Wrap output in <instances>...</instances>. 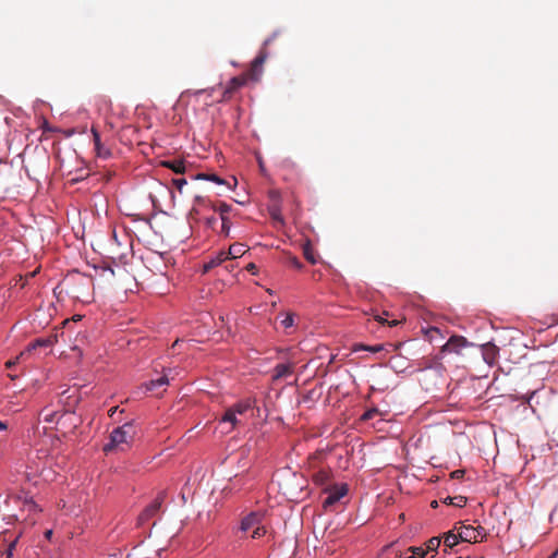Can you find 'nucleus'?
I'll use <instances>...</instances> for the list:
<instances>
[{"label":"nucleus","mask_w":558,"mask_h":558,"mask_svg":"<svg viewBox=\"0 0 558 558\" xmlns=\"http://www.w3.org/2000/svg\"><path fill=\"white\" fill-rule=\"evenodd\" d=\"M135 434V426L131 422L114 428L110 435V442L104 447V450L106 452L116 448H121L122 451L125 450L133 441Z\"/></svg>","instance_id":"1"},{"label":"nucleus","mask_w":558,"mask_h":558,"mask_svg":"<svg viewBox=\"0 0 558 558\" xmlns=\"http://www.w3.org/2000/svg\"><path fill=\"white\" fill-rule=\"evenodd\" d=\"M265 521V514L260 511H253L241 520L240 530L244 533H252Z\"/></svg>","instance_id":"2"},{"label":"nucleus","mask_w":558,"mask_h":558,"mask_svg":"<svg viewBox=\"0 0 558 558\" xmlns=\"http://www.w3.org/2000/svg\"><path fill=\"white\" fill-rule=\"evenodd\" d=\"M166 499V492L158 493L155 500L148 505L143 512L138 515V523L143 524L145 521L153 518L161 508L162 502Z\"/></svg>","instance_id":"3"},{"label":"nucleus","mask_w":558,"mask_h":558,"mask_svg":"<svg viewBox=\"0 0 558 558\" xmlns=\"http://www.w3.org/2000/svg\"><path fill=\"white\" fill-rule=\"evenodd\" d=\"M458 530L459 537L461 542L468 543H476L478 537L483 536L484 529L482 526L473 527L471 525L461 524L460 527H454Z\"/></svg>","instance_id":"4"},{"label":"nucleus","mask_w":558,"mask_h":558,"mask_svg":"<svg viewBox=\"0 0 558 558\" xmlns=\"http://www.w3.org/2000/svg\"><path fill=\"white\" fill-rule=\"evenodd\" d=\"M468 345V340L463 336L453 335L441 347L442 352L460 353V351Z\"/></svg>","instance_id":"5"},{"label":"nucleus","mask_w":558,"mask_h":558,"mask_svg":"<svg viewBox=\"0 0 558 558\" xmlns=\"http://www.w3.org/2000/svg\"><path fill=\"white\" fill-rule=\"evenodd\" d=\"M328 492V496L327 498L324 500L323 502V506L325 508L327 507H330L332 505H335L336 502H338L343 496L347 495L348 493V486L347 484H342L340 486H332L330 489L327 490Z\"/></svg>","instance_id":"6"},{"label":"nucleus","mask_w":558,"mask_h":558,"mask_svg":"<svg viewBox=\"0 0 558 558\" xmlns=\"http://www.w3.org/2000/svg\"><path fill=\"white\" fill-rule=\"evenodd\" d=\"M245 84H246V76L240 75V76L232 77L228 82V84H227V86H226V88H225V90L222 93V100H229L233 96V94L239 88L244 86Z\"/></svg>","instance_id":"7"},{"label":"nucleus","mask_w":558,"mask_h":558,"mask_svg":"<svg viewBox=\"0 0 558 558\" xmlns=\"http://www.w3.org/2000/svg\"><path fill=\"white\" fill-rule=\"evenodd\" d=\"M482 355L483 360L489 366H493L497 362L499 355V348L492 342H487L482 345Z\"/></svg>","instance_id":"8"},{"label":"nucleus","mask_w":558,"mask_h":558,"mask_svg":"<svg viewBox=\"0 0 558 558\" xmlns=\"http://www.w3.org/2000/svg\"><path fill=\"white\" fill-rule=\"evenodd\" d=\"M57 341V336L48 338H38L31 342L25 350L21 352V356L29 355L34 350L41 347H50Z\"/></svg>","instance_id":"9"},{"label":"nucleus","mask_w":558,"mask_h":558,"mask_svg":"<svg viewBox=\"0 0 558 558\" xmlns=\"http://www.w3.org/2000/svg\"><path fill=\"white\" fill-rule=\"evenodd\" d=\"M92 134L94 140L95 150L98 157L107 159L111 156V151L109 148L105 147V145L100 141V135L95 128H92Z\"/></svg>","instance_id":"10"},{"label":"nucleus","mask_w":558,"mask_h":558,"mask_svg":"<svg viewBox=\"0 0 558 558\" xmlns=\"http://www.w3.org/2000/svg\"><path fill=\"white\" fill-rule=\"evenodd\" d=\"M220 423L230 424V428L227 430L228 433L233 430L236 426L243 424L242 418L238 414H235L232 410H230L229 408L225 411V413L220 420Z\"/></svg>","instance_id":"11"},{"label":"nucleus","mask_w":558,"mask_h":558,"mask_svg":"<svg viewBox=\"0 0 558 558\" xmlns=\"http://www.w3.org/2000/svg\"><path fill=\"white\" fill-rule=\"evenodd\" d=\"M228 259H229V254H227V252H225V251H220L219 253L216 254V256L211 257L208 262H206L204 264L203 272L204 274L208 272L209 270L221 265L222 263H225Z\"/></svg>","instance_id":"12"},{"label":"nucleus","mask_w":558,"mask_h":558,"mask_svg":"<svg viewBox=\"0 0 558 558\" xmlns=\"http://www.w3.org/2000/svg\"><path fill=\"white\" fill-rule=\"evenodd\" d=\"M254 407V401L252 399H245L236 402L229 409L232 410L240 417L243 416L246 412L251 411Z\"/></svg>","instance_id":"13"},{"label":"nucleus","mask_w":558,"mask_h":558,"mask_svg":"<svg viewBox=\"0 0 558 558\" xmlns=\"http://www.w3.org/2000/svg\"><path fill=\"white\" fill-rule=\"evenodd\" d=\"M169 385V377L167 374H163L157 379H151L148 383L145 384L146 390L148 391H156L160 387H165Z\"/></svg>","instance_id":"14"},{"label":"nucleus","mask_w":558,"mask_h":558,"mask_svg":"<svg viewBox=\"0 0 558 558\" xmlns=\"http://www.w3.org/2000/svg\"><path fill=\"white\" fill-rule=\"evenodd\" d=\"M162 166L171 169L175 173H184L185 172V162L182 159H173L162 161Z\"/></svg>","instance_id":"15"},{"label":"nucleus","mask_w":558,"mask_h":558,"mask_svg":"<svg viewBox=\"0 0 558 558\" xmlns=\"http://www.w3.org/2000/svg\"><path fill=\"white\" fill-rule=\"evenodd\" d=\"M246 252L245 245L242 243H234L230 245L229 251L227 254H229V259H235L241 256H243Z\"/></svg>","instance_id":"16"},{"label":"nucleus","mask_w":558,"mask_h":558,"mask_svg":"<svg viewBox=\"0 0 558 558\" xmlns=\"http://www.w3.org/2000/svg\"><path fill=\"white\" fill-rule=\"evenodd\" d=\"M293 372V367L292 365L290 364H278L276 367H275V375H274V378L275 379H278V378H282V377H287L289 375H291Z\"/></svg>","instance_id":"17"},{"label":"nucleus","mask_w":558,"mask_h":558,"mask_svg":"<svg viewBox=\"0 0 558 558\" xmlns=\"http://www.w3.org/2000/svg\"><path fill=\"white\" fill-rule=\"evenodd\" d=\"M460 542L459 533L454 534L453 531H449L444 534V546L453 548Z\"/></svg>","instance_id":"18"},{"label":"nucleus","mask_w":558,"mask_h":558,"mask_svg":"<svg viewBox=\"0 0 558 558\" xmlns=\"http://www.w3.org/2000/svg\"><path fill=\"white\" fill-rule=\"evenodd\" d=\"M330 472L328 470H319L313 474V480L318 485H325L329 482Z\"/></svg>","instance_id":"19"},{"label":"nucleus","mask_w":558,"mask_h":558,"mask_svg":"<svg viewBox=\"0 0 558 558\" xmlns=\"http://www.w3.org/2000/svg\"><path fill=\"white\" fill-rule=\"evenodd\" d=\"M214 209L220 214V218H229L228 214L231 211V205L220 202L214 206Z\"/></svg>","instance_id":"20"},{"label":"nucleus","mask_w":558,"mask_h":558,"mask_svg":"<svg viewBox=\"0 0 558 558\" xmlns=\"http://www.w3.org/2000/svg\"><path fill=\"white\" fill-rule=\"evenodd\" d=\"M444 502L447 505H453L456 507H464L466 505V498L463 496L446 497Z\"/></svg>","instance_id":"21"},{"label":"nucleus","mask_w":558,"mask_h":558,"mask_svg":"<svg viewBox=\"0 0 558 558\" xmlns=\"http://www.w3.org/2000/svg\"><path fill=\"white\" fill-rule=\"evenodd\" d=\"M266 58H267V53L264 50H262L259 52V54L253 60L252 70L256 71L257 69L262 68Z\"/></svg>","instance_id":"22"},{"label":"nucleus","mask_w":558,"mask_h":558,"mask_svg":"<svg viewBox=\"0 0 558 558\" xmlns=\"http://www.w3.org/2000/svg\"><path fill=\"white\" fill-rule=\"evenodd\" d=\"M196 179L209 180V181L215 182L217 184H227V182L223 179H221L220 177H218L217 174H214V173H211V174L202 173V174H198L196 177Z\"/></svg>","instance_id":"23"},{"label":"nucleus","mask_w":558,"mask_h":558,"mask_svg":"<svg viewBox=\"0 0 558 558\" xmlns=\"http://www.w3.org/2000/svg\"><path fill=\"white\" fill-rule=\"evenodd\" d=\"M408 551L411 553L412 558H424L427 554V550L424 549L423 547H415V546L409 547Z\"/></svg>","instance_id":"24"},{"label":"nucleus","mask_w":558,"mask_h":558,"mask_svg":"<svg viewBox=\"0 0 558 558\" xmlns=\"http://www.w3.org/2000/svg\"><path fill=\"white\" fill-rule=\"evenodd\" d=\"M441 544V539L439 537H432L427 541L426 550L436 551Z\"/></svg>","instance_id":"25"},{"label":"nucleus","mask_w":558,"mask_h":558,"mask_svg":"<svg viewBox=\"0 0 558 558\" xmlns=\"http://www.w3.org/2000/svg\"><path fill=\"white\" fill-rule=\"evenodd\" d=\"M303 254L307 262H310L311 264H316L315 254L310 244L304 246Z\"/></svg>","instance_id":"26"},{"label":"nucleus","mask_w":558,"mask_h":558,"mask_svg":"<svg viewBox=\"0 0 558 558\" xmlns=\"http://www.w3.org/2000/svg\"><path fill=\"white\" fill-rule=\"evenodd\" d=\"M266 533H267V530H266L265 523L263 522L262 525L258 526V530L255 529L251 533V537L254 539H258V538L263 537L264 535H266Z\"/></svg>","instance_id":"27"},{"label":"nucleus","mask_w":558,"mask_h":558,"mask_svg":"<svg viewBox=\"0 0 558 558\" xmlns=\"http://www.w3.org/2000/svg\"><path fill=\"white\" fill-rule=\"evenodd\" d=\"M269 213H270V217L275 220V221H278L280 223H283V218L281 216V213H280V209L276 206H272L270 209H269Z\"/></svg>","instance_id":"28"},{"label":"nucleus","mask_w":558,"mask_h":558,"mask_svg":"<svg viewBox=\"0 0 558 558\" xmlns=\"http://www.w3.org/2000/svg\"><path fill=\"white\" fill-rule=\"evenodd\" d=\"M378 413H379L378 409H376V408L369 409V410H367V411H366V412L361 416V420H362V421H369V420H372L373 417H375Z\"/></svg>","instance_id":"29"},{"label":"nucleus","mask_w":558,"mask_h":558,"mask_svg":"<svg viewBox=\"0 0 558 558\" xmlns=\"http://www.w3.org/2000/svg\"><path fill=\"white\" fill-rule=\"evenodd\" d=\"M294 319L293 314H287L286 317L281 320V325L287 329L293 326Z\"/></svg>","instance_id":"30"},{"label":"nucleus","mask_w":558,"mask_h":558,"mask_svg":"<svg viewBox=\"0 0 558 558\" xmlns=\"http://www.w3.org/2000/svg\"><path fill=\"white\" fill-rule=\"evenodd\" d=\"M172 184L179 192H182L183 186L186 184V180L184 178H177L172 180Z\"/></svg>","instance_id":"31"},{"label":"nucleus","mask_w":558,"mask_h":558,"mask_svg":"<svg viewBox=\"0 0 558 558\" xmlns=\"http://www.w3.org/2000/svg\"><path fill=\"white\" fill-rule=\"evenodd\" d=\"M222 221V226H221V231L223 232L225 235H229V232H230V219L229 218H223L221 219Z\"/></svg>","instance_id":"32"},{"label":"nucleus","mask_w":558,"mask_h":558,"mask_svg":"<svg viewBox=\"0 0 558 558\" xmlns=\"http://www.w3.org/2000/svg\"><path fill=\"white\" fill-rule=\"evenodd\" d=\"M359 349H363V350H367V351H371V352H379L381 351L383 347L381 345H375V347H366V345H362L360 344L359 347H356L354 350H359Z\"/></svg>","instance_id":"33"},{"label":"nucleus","mask_w":558,"mask_h":558,"mask_svg":"<svg viewBox=\"0 0 558 558\" xmlns=\"http://www.w3.org/2000/svg\"><path fill=\"white\" fill-rule=\"evenodd\" d=\"M26 356H21V353L14 359V360H9L8 362H5V367L7 368H12L14 365H16L20 360H24Z\"/></svg>","instance_id":"34"},{"label":"nucleus","mask_w":558,"mask_h":558,"mask_svg":"<svg viewBox=\"0 0 558 558\" xmlns=\"http://www.w3.org/2000/svg\"><path fill=\"white\" fill-rule=\"evenodd\" d=\"M16 543H17V538L9 544V547H8L7 551H5L7 558H12L13 557V550H14V548L16 546Z\"/></svg>","instance_id":"35"},{"label":"nucleus","mask_w":558,"mask_h":558,"mask_svg":"<svg viewBox=\"0 0 558 558\" xmlns=\"http://www.w3.org/2000/svg\"><path fill=\"white\" fill-rule=\"evenodd\" d=\"M426 335H427V337H428L430 340H433V339H434L435 335H439V336H441L440 330H439V328H437V327H430V328L426 331Z\"/></svg>","instance_id":"36"},{"label":"nucleus","mask_w":558,"mask_h":558,"mask_svg":"<svg viewBox=\"0 0 558 558\" xmlns=\"http://www.w3.org/2000/svg\"><path fill=\"white\" fill-rule=\"evenodd\" d=\"M376 320H378L379 323L384 324V323H387L389 326L393 327V326H397L399 324V320L397 319H393L391 322H388L386 319H384L381 316L377 315L375 316Z\"/></svg>","instance_id":"37"},{"label":"nucleus","mask_w":558,"mask_h":558,"mask_svg":"<svg viewBox=\"0 0 558 558\" xmlns=\"http://www.w3.org/2000/svg\"><path fill=\"white\" fill-rule=\"evenodd\" d=\"M289 262L291 266L296 269H301L303 267L302 263L295 256L290 257Z\"/></svg>","instance_id":"38"},{"label":"nucleus","mask_w":558,"mask_h":558,"mask_svg":"<svg viewBox=\"0 0 558 558\" xmlns=\"http://www.w3.org/2000/svg\"><path fill=\"white\" fill-rule=\"evenodd\" d=\"M464 470H456L453 472H451L450 476L451 478H454V480H460L464 476Z\"/></svg>","instance_id":"39"},{"label":"nucleus","mask_w":558,"mask_h":558,"mask_svg":"<svg viewBox=\"0 0 558 558\" xmlns=\"http://www.w3.org/2000/svg\"><path fill=\"white\" fill-rule=\"evenodd\" d=\"M256 265L254 263H250L247 266H246V270L252 272V274H256Z\"/></svg>","instance_id":"40"},{"label":"nucleus","mask_w":558,"mask_h":558,"mask_svg":"<svg viewBox=\"0 0 558 558\" xmlns=\"http://www.w3.org/2000/svg\"><path fill=\"white\" fill-rule=\"evenodd\" d=\"M277 36V33H274L269 38H267L265 41H264V46H268L274 39L275 37Z\"/></svg>","instance_id":"41"},{"label":"nucleus","mask_w":558,"mask_h":558,"mask_svg":"<svg viewBox=\"0 0 558 558\" xmlns=\"http://www.w3.org/2000/svg\"><path fill=\"white\" fill-rule=\"evenodd\" d=\"M54 415H56L54 413H52V414H48V415H46V416H45V418H44V420H45L46 422H53V417H54Z\"/></svg>","instance_id":"42"},{"label":"nucleus","mask_w":558,"mask_h":558,"mask_svg":"<svg viewBox=\"0 0 558 558\" xmlns=\"http://www.w3.org/2000/svg\"><path fill=\"white\" fill-rule=\"evenodd\" d=\"M7 428V423L0 421V430H5Z\"/></svg>","instance_id":"43"},{"label":"nucleus","mask_w":558,"mask_h":558,"mask_svg":"<svg viewBox=\"0 0 558 558\" xmlns=\"http://www.w3.org/2000/svg\"><path fill=\"white\" fill-rule=\"evenodd\" d=\"M45 536H46V538L50 539V537L52 536V531L51 530L46 531Z\"/></svg>","instance_id":"44"},{"label":"nucleus","mask_w":558,"mask_h":558,"mask_svg":"<svg viewBox=\"0 0 558 558\" xmlns=\"http://www.w3.org/2000/svg\"><path fill=\"white\" fill-rule=\"evenodd\" d=\"M28 507H29V509H33L36 507V504L33 500H31V501H28Z\"/></svg>","instance_id":"45"},{"label":"nucleus","mask_w":558,"mask_h":558,"mask_svg":"<svg viewBox=\"0 0 558 558\" xmlns=\"http://www.w3.org/2000/svg\"><path fill=\"white\" fill-rule=\"evenodd\" d=\"M430 506H432L433 508H436V507L438 506V502H437L436 500H434V501H432Z\"/></svg>","instance_id":"46"},{"label":"nucleus","mask_w":558,"mask_h":558,"mask_svg":"<svg viewBox=\"0 0 558 558\" xmlns=\"http://www.w3.org/2000/svg\"><path fill=\"white\" fill-rule=\"evenodd\" d=\"M557 554L558 551H555L554 554H551L548 558H556L557 557Z\"/></svg>","instance_id":"47"},{"label":"nucleus","mask_w":558,"mask_h":558,"mask_svg":"<svg viewBox=\"0 0 558 558\" xmlns=\"http://www.w3.org/2000/svg\"><path fill=\"white\" fill-rule=\"evenodd\" d=\"M9 377L14 380L17 376L16 375H13V374H9Z\"/></svg>","instance_id":"48"},{"label":"nucleus","mask_w":558,"mask_h":558,"mask_svg":"<svg viewBox=\"0 0 558 558\" xmlns=\"http://www.w3.org/2000/svg\"><path fill=\"white\" fill-rule=\"evenodd\" d=\"M74 320H78L80 319V316H74L73 317Z\"/></svg>","instance_id":"49"}]
</instances>
